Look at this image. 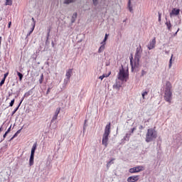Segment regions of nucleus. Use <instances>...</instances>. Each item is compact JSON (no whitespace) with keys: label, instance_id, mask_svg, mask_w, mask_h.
<instances>
[{"label":"nucleus","instance_id":"nucleus-1","mask_svg":"<svg viewBox=\"0 0 182 182\" xmlns=\"http://www.w3.org/2000/svg\"><path fill=\"white\" fill-rule=\"evenodd\" d=\"M141 52H143V49H141V46L139 45L138 48L136 49L134 62L133 63V57L130 58V63L132 68H138L140 63V58H141Z\"/></svg>","mask_w":182,"mask_h":182},{"label":"nucleus","instance_id":"nucleus-2","mask_svg":"<svg viewBox=\"0 0 182 182\" xmlns=\"http://www.w3.org/2000/svg\"><path fill=\"white\" fill-rule=\"evenodd\" d=\"M171 82L170 81H167L165 86L164 90V100L168 103H171V100L173 99V92H171Z\"/></svg>","mask_w":182,"mask_h":182},{"label":"nucleus","instance_id":"nucleus-3","mask_svg":"<svg viewBox=\"0 0 182 182\" xmlns=\"http://www.w3.org/2000/svg\"><path fill=\"white\" fill-rule=\"evenodd\" d=\"M156 139H157V131L152 128L148 129L146 134L145 141L150 143L156 140Z\"/></svg>","mask_w":182,"mask_h":182},{"label":"nucleus","instance_id":"nucleus-4","mask_svg":"<svg viewBox=\"0 0 182 182\" xmlns=\"http://www.w3.org/2000/svg\"><path fill=\"white\" fill-rule=\"evenodd\" d=\"M110 134V123L106 125L105 132L102 135V145L107 147V143L109 141V136Z\"/></svg>","mask_w":182,"mask_h":182},{"label":"nucleus","instance_id":"nucleus-5","mask_svg":"<svg viewBox=\"0 0 182 182\" xmlns=\"http://www.w3.org/2000/svg\"><path fill=\"white\" fill-rule=\"evenodd\" d=\"M117 79L118 80H121V82H127V80L129 79V72L123 68V65H122V68L119 69Z\"/></svg>","mask_w":182,"mask_h":182},{"label":"nucleus","instance_id":"nucleus-6","mask_svg":"<svg viewBox=\"0 0 182 182\" xmlns=\"http://www.w3.org/2000/svg\"><path fill=\"white\" fill-rule=\"evenodd\" d=\"M73 70V69H68L66 71V73H65L66 78L64 80V85H68L69 82H70V77L72 76Z\"/></svg>","mask_w":182,"mask_h":182},{"label":"nucleus","instance_id":"nucleus-7","mask_svg":"<svg viewBox=\"0 0 182 182\" xmlns=\"http://www.w3.org/2000/svg\"><path fill=\"white\" fill-rule=\"evenodd\" d=\"M143 170H144V167L141 166H138L129 168V171L131 173H140V171H143Z\"/></svg>","mask_w":182,"mask_h":182},{"label":"nucleus","instance_id":"nucleus-8","mask_svg":"<svg viewBox=\"0 0 182 182\" xmlns=\"http://www.w3.org/2000/svg\"><path fill=\"white\" fill-rule=\"evenodd\" d=\"M59 113H60V107H58L55 109V112L54 113V115L51 119V123H53V122H55V120L58 119V116H59Z\"/></svg>","mask_w":182,"mask_h":182},{"label":"nucleus","instance_id":"nucleus-9","mask_svg":"<svg viewBox=\"0 0 182 182\" xmlns=\"http://www.w3.org/2000/svg\"><path fill=\"white\" fill-rule=\"evenodd\" d=\"M177 15H180V9H173L170 13V17L173 18V16H177Z\"/></svg>","mask_w":182,"mask_h":182},{"label":"nucleus","instance_id":"nucleus-10","mask_svg":"<svg viewBox=\"0 0 182 182\" xmlns=\"http://www.w3.org/2000/svg\"><path fill=\"white\" fill-rule=\"evenodd\" d=\"M156 46V38H154V39L149 42V44L147 46V48L149 50H151V49H154Z\"/></svg>","mask_w":182,"mask_h":182},{"label":"nucleus","instance_id":"nucleus-11","mask_svg":"<svg viewBox=\"0 0 182 182\" xmlns=\"http://www.w3.org/2000/svg\"><path fill=\"white\" fill-rule=\"evenodd\" d=\"M139 176H129L127 178V181L128 182H136V181H139Z\"/></svg>","mask_w":182,"mask_h":182},{"label":"nucleus","instance_id":"nucleus-12","mask_svg":"<svg viewBox=\"0 0 182 182\" xmlns=\"http://www.w3.org/2000/svg\"><path fill=\"white\" fill-rule=\"evenodd\" d=\"M166 28L168 29V31H169L170 32H171V26H173V25H171V21H168L165 23Z\"/></svg>","mask_w":182,"mask_h":182},{"label":"nucleus","instance_id":"nucleus-13","mask_svg":"<svg viewBox=\"0 0 182 182\" xmlns=\"http://www.w3.org/2000/svg\"><path fill=\"white\" fill-rule=\"evenodd\" d=\"M127 8L129 12H133V6H132V0L128 1Z\"/></svg>","mask_w":182,"mask_h":182},{"label":"nucleus","instance_id":"nucleus-14","mask_svg":"<svg viewBox=\"0 0 182 182\" xmlns=\"http://www.w3.org/2000/svg\"><path fill=\"white\" fill-rule=\"evenodd\" d=\"M114 87L115 89H117V90H119L122 87V83H120V82L119 81H117L115 85H114Z\"/></svg>","mask_w":182,"mask_h":182},{"label":"nucleus","instance_id":"nucleus-15","mask_svg":"<svg viewBox=\"0 0 182 182\" xmlns=\"http://www.w3.org/2000/svg\"><path fill=\"white\" fill-rule=\"evenodd\" d=\"M21 105H22V102H20V103L18 104V107L14 109V110L11 113V116H14L16 113V112H18V109L21 107Z\"/></svg>","mask_w":182,"mask_h":182},{"label":"nucleus","instance_id":"nucleus-16","mask_svg":"<svg viewBox=\"0 0 182 182\" xmlns=\"http://www.w3.org/2000/svg\"><path fill=\"white\" fill-rule=\"evenodd\" d=\"M77 18V13H74L73 14V16H72V18H71L72 23H74V22H75Z\"/></svg>","mask_w":182,"mask_h":182},{"label":"nucleus","instance_id":"nucleus-17","mask_svg":"<svg viewBox=\"0 0 182 182\" xmlns=\"http://www.w3.org/2000/svg\"><path fill=\"white\" fill-rule=\"evenodd\" d=\"M105 46L106 45H105V44H101L100 47L98 49V53H102V52H103V50H105Z\"/></svg>","mask_w":182,"mask_h":182},{"label":"nucleus","instance_id":"nucleus-18","mask_svg":"<svg viewBox=\"0 0 182 182\" xmlns=\"http://www.w3.org/2000/svg\"><path fill=\"white\" fill-rule=\"evenodd\" d=\"M109 37V34L106 33L105 38L103 41L100 43V45H106V41H107V38Z\"/></svg>","mask_w":182,"mask_h":182},{"label":"nucleus","instance_id":"nucleus-19","mask_svg":"<svg viewBox=\"0 0 182 182\" xmlns=\"http://www.w3.org/2000/svg\"><path fill=\"white\" fill-rule=\"evenodd\" d=\"M131 136H132L131 133L126 134L125 136L124 137V140H125V141H129Z\"/></svg>","mask_w":182,"mask_h":182},{"label":"nucleus","instance_id":"nucleus-20","mask_svg":"<svg viewBox=\"0 0 182 182\" xmlns=\"http://www.w3.org/2000/svg\"><path fill=\"white\" fill-rule=\"evenodd\" d=\"M31 25H32V28H31L30 31L27 33V36H31V34L35 30V24H31Z\"/></svg>","mask_w":182,"mask_h":182},{"label":"nucleus","instance_id":"nucleus-21","mask_svg":"<svg viewBox=\"0 0 182 182\" xmlns=\"http://www.w3.org/2000/svg\"><path fill=\"white\" fill-rule=\"evenodd\" d=\"M37 146H38V144L36 143H34L33 144V146H32V149H31V153H35Z\"/></svg>","mask_w":182,"mask_h":182},{"label":"nucleus","instance_id":"nucleus-22","mask_svg":"<svg viewBox=\"0 0 182 182\" xmlns=\"http://www.w3.org/2000/svg\"><path fill=\"white\" fill-rule=\"evenodd\" d=\"M76 0H65L64 4L66 5H69V4H72L73 2H75Z\"/></svg>","mask_w":182,"mask_h":182},{"label":"nucleus","instance_id":"nucleus-23","mask_svg":"<svg viewBox=\"0 0 182 182\" xmlns=\"http://www.w3.org/2000/svg\"><path fill=\"white\" fill-rule=\"evenodd\" d=\"M17 76H18L19 80H22V79L23 78V75H22V73H21L18 71H17Z\"/></svg>","mask_w":182,"mask_h":182},{"label":"nucleus","instance_id":"nucleus-24","mask_svg":"<svg viewBox=\"0 0 182 182\" xmlns=\"http://www.w3.org/2000/svg\"><path fill=\"white\" fill-rule=\"evenodd\" d=\"M149 95V91H143L141 93L142 98L144 99V96H147Z\"/></svg>","mask_w":182,"mask_h":182},{"label":"nucleus","instance_id":"nucleus-25","mask_svg":"<svg viewBox=\"0 0 182 182\" xmlns=\"http://www.w3.org/2000/svg\"><path fill=\"white\" fill-rule=\"evenodd\" d=\"M5 5L11 6L12 5V0H6Z\"/></svg>","mask_w":182,"mask_h":182},{"label":"nucleus","instance_id":"nucleus-26","mask_svg":"<svg viewBox=\"0 0 182 182\" xmlns=\"http://www.w3.org/2000/svg\"><path fill=\"white\" fill-rule=\"evenodd\" d=\"M33 160H34V158H31L30 156V159H29V166H33Z\"/></svg>","mask_w":182,"mask_h":182},{"label":"nucleus","instance_id":"nucleus-27","mask_svg":"<svg viewBox=\"0 0 182 182\" xmlns=\"http://www.w3.org/2000/svg\"><path fill=\"white\" fill-rule=\"evenodd\" d=\"M92 4L95 6H97L99 4V0H92Z\"/></svg>","mask_w":182,"mask_h":182},{"label":"nucleus","instance_id":"nucleus-28","mask_svg":"<svg viewBox=\"0 0 182 182\" xmlns=\"http://www.w3.org/2000/svg\"><path fill=\"white\" fill-rule=\"evenodd\" d=\"M21 130H22V128L20 129H18V130L14 134V137H17V136H18V134H19V133H21Z\"/></svg>","mask_w":182,"mask_h":182},{"label":"nucleus","instance_id":"nucleus-29","mask_svg":"<svg viewBox=\"0 0 182 182\" xmlns=\"http://www.w3.org/2000/svg\"><path fill=\"white\" fill-rule=\"evenodd\" d=\"M43 82V74H41V78L39 80V83L40 85H42Z\"/></svg>","mask_w":182,"mask_h":182},{"label":"nucleus","instance_id":"nucleus-30","mask_svg":"<svg viewBox=\"0 0 182 182\" xmlns=\"http://www.w3.org/2000/svg\"><path fill=\"white\" fill-rule=\"evenodd\" d=\"M113 160L114 159H111L110 161L107 162V167H109L110 166H112V164H113Z\"/></svg>","mask_w":182,"mask_h":182},{"label":"nucleus","instance_id":"nucleus-31","mask_svg":"<svg viewBox=\"0 0 182 182\" xmlns=\"http://www.w3.org/2000/svg\"><path fill=\"white\" fill-rule=\"evenodd\" d=\"M49 36H50V29L48 30V32L47 33L46 42H48V41H49Z\"/></svg>","mask_w":182,"mask_h":182},{"label":"nucleus","instance_id":"nucleus-32","mask_svg":"<svg viewBox=\"0 0 182 182\" xmlns=\"http://www.w3.org/2000/svg\"><path fill=\"white\" fill-rule=\"evenodd\" d=\"M15 103V99L12 100L9 104L10 107H12Z\"/></svg>","mask_w":182,"mask_h":182},{"label":"nucleus","instance_id":"nucleus-33","mask_svg":"<svg viewBox=\"0 0 182 182\" xmlns=\"http://www.w3.org/2000/svg\"><path fill=\"white\" fill-rule=\"evenodd\" d=\"M147 74V72H146L144 70H142L141 72V76H144Z\"/></svg>","mask_w":182,"mask_h":182},{"label":"nucleus","instance_id":"nucleus-34","mask_svg":"<svg viewBox=\"0 0 182 182\" xmlns=\"http://www.w3.org/2000/svg\"><path fill=\"white\" fill-rule=\"evenodd\" d=\"M108 75H102L101 76H100L99 79H100V80H102V79H105V77H107Z\"/></svg>","mask_w":182,"mask_h":182},{"label":"nucleus","instance_id":"nucleus-35","mask_svg":"<svg viewBox=\"0 0 182 182\" xmlns=\"http://www.w3.org/2000/svg\"><path fill=\"white\" fill-rule=\"evenodd\" d=\"M30 157L35 159V152H31V156Z\"/></svg>","mask_w":182,"mask_h":182},{"label":"nucleus","instance_id":"nucleus-36","mask_svg":"<svg viewBox=\"0 0 182 182\" xmlns=\"http://www.w3.org/2000/svg\"><path fill=\"white\" fill-rule=\"evenodd\" d=\"M31 19H32V21H33L32 25H34V26H36V21H35V18H32Z\"/></svg>","mask_w":182,"mask_h":182},{"label":"nucleus","instance_id":"nucleus-37","mask_svg":"<svg viewBox=\"0 0 182 182\" xmlns=\"http://www.w3.org/2000/svg\"><path fill=\"white\" fill-rule=\"evenodd\" d=\"M28 96H31V94L29 92H26L23 95L24 97H28Z\"/></svg>","mask_w":182,"mask_h":182},{"label":"nucleus","instance_id":"nucleus-38","mask_svg":"<svg viewBox=\"0 0 182 182\" xmlns=\"http://www.w3.org/2000/svg\"><path fill=\"white\" fill-rule=\"evenodd\" d=\"M172 59H173V55L171 56V58L169 60V65H168L169 68H171V60H172Z\"/></svg>","mask_w":182,"mask_h":182},{"label":"nucleus","instance_id":"nucleus-39","mask_svg":"<svg viewBox=\"0 0 182 182\" xmlns=\"http://www.w3.org/2000/svg\"><path fill=\"white\" fill-rule=\"evenodd\" d=\"M4 83H5V81L1 80V81L0 82V86H2Z\"/></svg>","mask_w":182,"mask_h":182},{"label":"nucleus","instance_id":"nucleus-40","mask_svg":"<svg viewBox=\"0 0 182 182\" xmlns=\"http://www.w3.org/2000/svg\"><path fill=\"white\" fill-rule=\"evenodd\" d=\"M8 75H9V73H6L4 75V77H8Z\"/></svg>","mask_w":182,"mask_h":182},{"label":"nucleus","instance_id":"nucleus-41","mask_svg":"<svg viewBox=\"0 0 182 182\" xmlns=\"http://www.w3.org/2000/svg\"><path fill=\"white\" fill-rule=\"evenodd\" d=\"M7 135H8V132H6L5 134L3 135L4 139H5V137H6Z\"/></svg>","mask_w":182,"mask_h":182},{"label":"nucleus","instance_id":"nucleus-42","mask_svg":"<svg viewBox=\"0 0 182 182\" xmlns=\"http://www.w3.org/2000/svg\"><path fill=\"white\" fill-rule=\"evenodd\" d=\"M83 129H84V130L86 129V120H85Z\"/></svg>","mask_w":182,"mask_h":182},{"label":"nucleus","instance_id":"nucleus-43","mask_svg":"<svg viewBox=\"0 0 182 182\" xmlns=\"http://www.w3.org/2000/svg\"><path fill=\"white\" fill-rule=\"evenodd\" d=\"M50 92V88H48L46 92V95H49V92Z\"/></svg>","mask_w":182,"mask_h":182},{"label":"nucleus","instance_id":"nucleus-44","mask_svg":"<svg viewBox=\"0 0 182 182\" xmlns=\"http://www.w3.org/2000/svg\"><path fill=\"white\" fill-rule=\"evenodd\" d=\"M11 127H12V126H10V127L7 129L6 132L9 133V132H11Z\"/></svg>","mask_w":182,"mask_h":182},{"label":"nucleus","instance_id":"nucleus-45","mask_svg":"<svg viewBox=\"0 0 182 182\" xmlns=\"http://www.w3.org/2000/svg\"><path fill=\"white\" fill-rule=\"evenodd\" d=\"M134 130H136V128H132L130 133H131V134H132V133H134Z\"/></svg>","mask_w":182,"mask_h":182},{"label":"nucleus","instance_id":"nucleus-46","mask_svg":"<svg viewBox=\"0 0 182 182\" xmlns=\"http://www.w3.org/2000/svg\"><path fill=\"white\" fill-rule=\"evenodd\" d=\"M11 25H12V22L10 21V22L9 23L8 28H11Z\"/></svg>","mask_w":182,"mask_h":182},{"label":"nucleus","instance_id":"nucleus-47","mask_svg":"<svg viewBox=\"0 0 182 182\" xmlns=\"http://www.w3.org/2000/svg\"><path fill=\"white\" fill-rule=\"evenodd\" d=\"M178 31H180V28H178L177 31L174 33V36H176V35H177Z\"/></svg>","mask_w":182,"mask_h":182},{"label":"nucleus","instance_id":"nucleus-48","mask_svg":"<svg viewBox=\"0 0 182 182\" xmlns=\"http://www.w3.org/2000/svg\"><path fill=\"white\" fill-rule=\"evenodd\" d=\"M51 45L53 46V48L55 46V43L53 41H52Z\"/></svg>","mask_w":182,"mask_h":182},{"label":"nucleus","instance_id":"nucleus-49","mask_svg":"<svg viewBox=\"0 0 182 182\" xmlns=\"http://www.w3.org/2000/svg\"><path fill=\"white\" fill-rule=\"evenodd\" d=\"M159 18H161V13H159Z\"/></svg>","mask_w":182,"mask_h":182},{"label":"nucleus","instance_id":"nucleus-50","mask_svg":"<svg viewBox=\"0 0 182 182\" xmlns=\"http://www.w3.org/2000/svg\"><path fill=\"white\" fill-rule=\"evenodd\" d=\"M139 129H140V130L143 129V126L141 125V126L139 127Z\"/></svg>","mask_w":182,"mask_h":182},{"label":"nucleus","instance_id":"nucleus-51","mask_svg":"<svg viewBox=\"0 0 182 182\" xmlns=\"http://www.w3.org/2000/svg\"><path fill=\"white\" fill-rule=\"evenodd\" d=\"M159 22H161V18L159 17Z\"/></svg>","mask_w":182,"mask_h":182},{"label":"nucleus","instance_id":"nucleus-52","mask_svg":"<svg viewBox=\"0 0 182 182\" xmlns=\"http://www.w3.org/2000/svg\"><path fill=\"white\" fill-rule=\"evenodd\" d=\"M23 99H25V97L23 96V97L21 99V102L22 103V102H23Z\"/></svg>","mask_w":182,"mask_h":182},{"label":"nucleus","instance_id":"nucleus-53","mask_svg":"<svg viewBox=\"0 0 182 182\" xmlns=\"http://www.w3.org/2000/svg\"><path fill=\"white\" fill-rule=\"evenodd\" d=\"M6 80V78L5 77H3L2 80H4L5 82V80Z\"/></svg>","mask_w":182,"mask_h":182},{"label":"nucleus","instance_id":"nucleus-54","mask_svg":"<svg viewBox=\"0 0 182 182\" xmlns=\"http://www.w3.org/2000/svg\"><path fill=\"white\" fill-rule=\"evenodd\" d=\"M13 139H15V137H14V136L11 138L10 141H12Z\"/></svg>","mask_w":182,"mask_h":182},{"label":"nucleus","instance_id":"nucleus-55","mask_svg":"<svg viewBox=\"0 0 182 182\" xmlns=\"http://www.w3.org/2000/svg\"><path fill=\"white\" fill-rule=\"evenodd\" d=\"M13 139H15V137H14V136L11 138L10 141H12Z\"/></svg>","mask_w":182,"mask_h":182},{"label":"nucleus","instance_id":"nucleus-56","mask_svg":"<svg viewBox=\"0 0 182 182\" xmlns=\"http://www.w3.org/2000/svg\"><path fill=\"white\" fill-rule=\"evenodd\" d=\"M2 132V127H0V133Z\"/></svg>","mask_w":182,"mask_h":182},{"label":"nucleus","instance_id":"nucleus-57","mask_svg":"<svg viewBox=\"0 0 182 182\" xmlns=\"http://www.w3.org/2000/svg\"><path fill=\"white\" fill-rule=\"evenodd\" d=\"M123 22H126V20H124Z\"/></svg>","mask_w":182,"mask_h":182}]
</instances>
